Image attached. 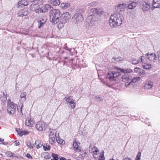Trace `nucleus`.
Segmentation results:
<instances>
[{"instance_id":"obj_1","label":"nucleus","mask_w":160,"mask_h":160,"mask_svg":"<svg viewBox=\"0 0 160 160\" xmlns=\"http://www.w3.org/2000/svg\"><path fill=\"white\" fill-rule=\"evenodd\" d=\"M124 20V18L121 13H114L112 14L109 20L110 26L115 28L120 26Z\"/></svg>"},{"instance_id":"obj_2","label":"nucleus","mask_w":160,"mask_h":160,"mask_svg":"<svg viewBox=\"0 0 160 160\" xmlns=\"http://www.w3.org/2000/svg\"><path fill=\"white\" fill-rule=\"evenodd\" d=\"M50 21L53 24H56L60 20V12L58 9H53L50 12Z\"/></svg>"},{"instance_id":"obj_3","label":"nucleus","mask_w":160,"mask_h":160,"mask_svg":"<svg viewBox=\"0 0 160 160\" xmlns=\"http://www.w3.org/2000/svg\"><path fill=\"white\" fill-rule=\"evenodd\" d=\"M50 8V6L49 5L46 4L40 8L38 5L35 4H32L30 7L31 10H35L36 13H45Z\"/></svg>"},{"instance_id":"obj_4","label":"nucleus","mask_w":160,"mask_h":160,"mask_svg":"<svg viewBox=\"0 0 160 160\" xmlns=\"http://www.w3.org/2000/svg\"><path fill=\"white\" fill-rule=\"evenodd\" d=\"M71 18L70 15L68 12L63 14L60 17V20L58 24V28L61 29L63 27L64 24Z\"/></svg>"},{"instance_id":"obj_5","label":"nucleus","mask_w":160,"mask_h":160,"mask_svg":"<svg viewBox=\"0 0 160 160\" xmlns=\"http://www.w3.org/2000/svg\"><path fill=\"white\" fill-rule=\"evenodd\" d=\"M98 20V17L95 15H91L89 16L86 20L87 25L89 26H92L94 25L95 22Z\"/></svg>"},{"instance_id":"obj_6","label":"nucleus","mask_w":160,"mask_h":160,"mask_svg":"<svg viewBox=\"0 0 160 160\" xmlns=\"http://www.w3.org/2000/svg\"><path fill=\"white\" fill-rule=\"evenodd\" d=\"M10 100H8V104L7 106V111L11 114H14L16 111L17 105L11 102H9Z\"/></svg>"},{"instance_id":"obj_7","label":"nucleus","mask_w":160,"mask_h":160,"mask_svg":"<svg viewBox=\"0 0 160 160\" xmlns=\"http://www.w3.org/2000/svg\"><path fill=\"white\" fill-rule=\"evenodd\" d=\"M120 75V73L118 72L110 71L108 72L107 77L110 81H114L115 80V78Z\"/></svg>"},{"instance_id":"obj_8","label":"nucleus","mask_w":160,"mask_h":160,"mask_svg":"<svg viewBox=\"0 0 160 160\" xmlns=\"http://www.w3.org/2000/svg\"><path fill=\"white\" fill-rule=\"evenodd\" d=\"M140 5L143 11H147L150 8L151 3L147 0H144L141 2Z\"/></svg>"},{"instance_id":"obj_9","label":"nucleus","mask_w":160,"mask_h":160,"mask_svg":"<svg viewBox=\"0 0 160 160\" xmlns=\"http://www.w3.org/2000/svg\"><path fill=\"white\" fill-rule=\"evenodd\" d=\"M47 127V124L44 122L41 121L38 122L36 125V129L39 131L45 130Z\"/></svg>"},{"instance_id":"obj_10","label":"nucleus","mask_w":160,"mask_h":160,"mask_svg":"<svg viewBox=\"0 0 160 160\" xmlns=\"http://www.w3.org/2000/svg\"><path fill=\"white\" fill-rule=\"evenodd\" d=\"M72 21L75 23H77L82 22L83 19L82 15L80 13H75L72 17Z\"/></svg>"},{"instance_id":"obj_11","label":"nucleus","mask_w":160,"mask_h":160,"mask_svg":"<svg viewBox=\"0 0 160 160\" xmlns=\"http://www.w3.org/2000/svg\"><path fill=\"white\" fill-rule=\"evenodd\" d=\"M126 7V4L124 3L119 4H118L115 7V11L116 12L115 13L122 14V13Z\"/></svg>"},{"instance_id":"obj_12","label":"nucleus","mask_w":160,"mask_h":160,"mask_svg":"<svg viewBox=\"0 0 160 160\" xmlns=\"http://www.w3.org/2000/svg\"><path fill=\"white\" fill-rule=\"evenodd\" d=\"M90 12L91 13L96 14L97 17L98 15H101L103 14V9L100 8H93L90 10Z\"/></svg>"},{"instance_id":"obj_13","label":"nucleus","mask_w":160,"mask_h":160,"mask_svg":"<svg viewBox=\"0 0 160 160\" xmlns=\"http://www.w3.org/2000/svg\"><path fill=\"white\" fill-rule=\"evenodd\" d=\"M140 78L139 77H135L133 78L132 79H130L129 82H127L125 84V86L126 87H128L129 86H133L135 85V83L138 81Z\"/></svg>"},{"instance_id":"obj_14","label":"nucleus","mask_w":160,"mask_h":160,"mask_svg":"<svg viewBox=\"0 0 160 160\" xmlns=\"http://www.w3.org/2000/svg\"><path fill=\"white\" fill-rule=\"evenodd\" d=\"M54 132L50 131V134H49V141L50 143L53 144L55 142L56 139V134H54Z\"/></svg>"},{"instance_id":"obj_15","label":"nucleus","mask_w":160,"mask_h":160,"mask_svg":"<svg viewBox=\"0 0 160 160\" xmlns=\"http://www.w3.org/2000/svg\"><path fill=\"white\" fill-rule=\"evenodd\" d=\"M145 56L147 58H148L150 61L155 62L157 60L156 55L154 53H152L150 54L147 53L145 54Z\"/></svg>"},{"instance_id":"obj_16","label":"nucleus","mask_w":160,"mask_h":160,"mask_svg":"<svg viewBox=\"0 0 160 160\" xmlns=\"http://www.w3.org/2000/svg\"><path fill=\"white\" fill-rule=\"evenodd\" d=\"M80 143L76 141L74 142L73 144V147L74 150L77 152H79L81 151V148L80 147Z\"/></svg>"},{"instance_id":"obj_17","label":"nucleus","mask_w":160,"mask_h":160,"mask_svg":"<svg viewBox=\"0 0 160 160\" xmlns=\"http://www.w3.org/2000/svg\"><path fill=\"white\" fill-rule=\"evenodd\" d=\"M29 13L28 9L25 8L20 10L18 13V15L19 17H22L24 16L27 15Z\"/></svg>"},{"instance_id":"obj_18","label":"nucleus","mask_w":160,"mask_h":160,"mask_svg":"<svg viewBox=\"0 0 160 160\" xmlns=\"http://www.w3.org/2000/svg\"><path fill=\"white\" fill-rule=\"evenodd\" d=\"M153 86V82L150 80H148L144 86V88L146 89H150L152 88Z\"/></svg>"},{"instance_id":"obj_19","label":"nucleus","mask_w":160,"mask_h":160,"mask_svg":"<svg viewBox=\"0 0 160 160\" xmlns=\"http://www.w3.org/2000/svg\"><path fill=\"white\" fill-rule=\"evenodd\" d=\"M147 58L145 55V56H141L138 58V62L142 65L144 64L147 62Z\"/></svg>"},{"instance_id":"obj_20","label":"nucleus","mask_w":160,"mask_h":160,"mask_svg":"<svg viewBox=\"0 0 160 160\" xmlns=\"http://www.w3.org/2000/svg\"><path fill=\"white\" fill-rule=\"evenodd\" d=\"M26 92H22L21 93L20 96L19 101L20 103H22L24 102L26 100Z\"/></svg>"},{"instance_id":"obj_21","label":"nucleus","mask_w":160,"mask_h":160,"mask_svg":"<svg viewBox=\"0 0 160 160\" xmlns=\"http://www.w3.org/2000/svg\"><path fill=\"white\" fill-rule=\"evenodd\" d=\"M152 8H160V0H153L152 3Z\"/></svg>"},{"instance_id":"obj_22","label":"nucleus","mask_w":160,"mask_h":160,"mask_svg":"<svg viewBox=\"0 0 160 160\" xmlns=\"http://www.w3.org/2000/svg\"><path fill=\"white\" fill-rule=\"evenodd\" d=\"M25 123L26 125L32 127L34 123V121L33 120H31L30 118H28L26 119Z\"/></svg>"},{"instance_id":"obj_23","label":"nucleus","mask_w":160,"mask_h":160,"mask_svg":"<svg viewBox=\"0 0 160 160\" xmlns=\"http://www.w3.org/2000/svg\"><path fill=\"white\" fill-rule=\"evenodd\" d=\"M89 151L90 152H93L94 154H97V152H98L99 150L98 148L93 146H90L89 148Z\"/></svg>"},{"instance_id":"obj_24","label":"nucleus","mask_w":160,"mask_h":160,"mask_svg":"<svg viewBox=\"0 0 160 160\" xmlns=\"http://www.w3.org/2000/svg\"><path fill=\"white\" fill-rule=\"evenodd\" d=\"M122 81L123 82L125 83L129 82L130 80V78L129 76L128 75H123L121 77Z\"/></svg>"},{"instance_id":"obj_25","label":"nucleus","mask_w":160,"mask_h":160,"mask_svg":"<svg viewBox=\"0 0 160 160\" xmlns=\"http://www.w3.org/2000/svg\"><path fill=\"white\" fill-rule=\"evenodd\" d=\"M28 5V2L26 0H21L19 1L17 4L18 7H22L23 6H27Z\"/></svg>"},{"instance_id":"obj_26","label":"nucleus","mask_w":160,"mask_h":160,"mask_svg":"<svg viewBox=\"0 0 160 160\" xmlns=\"http://www.w3.org/2000/svg\"><path fill=\"white\" fill-rule=\"evenodd\" d=\"M117 68L118 70L122 72L123 73H130L133 72L132 70L130 68H126L125 69H122L118 68Z\"/></svg>"},{"instance_id":"obj_27","label":"nucleus","mask_w":160,"mask_h":160,"mask_svg":"<svg viewBox=\"0 0 160 160\" xmlns=\"http://www.w3.org/2000/svg\"><path fill=\"white\" fill-rule=\"evenodd\" d=\"M46 18H40L38 21V28H40L42 26H43L46 22Z\"/></svg>"},{"instance_id":"obj_28","label":"nucleus","mask_w":160,"mask_h":160,"mask_svg":"<svg viewBox=\"0 0 160 160\" xmlns=\"http://www.w3.org/2000/svg\"><path fill=\"white\" fill-rule=\"evenodd\" d=\"M49 2L55 6H58L60 4V2L59 0H49Z\"/></svg>"},{"instance_id":"obj_29","label":"nucleus","mask_w":160,"mask_h":160,"mask_svg":"<svg viewBox=\"0 0 160 160\" xmlns=\"http://www.w3.org/2000/svg\"><path fill=\"white\" fill-rule=\"evenodd\" d=\"M98 4V3L96 1H94L92 2H89L88 3L87 6L88 8L92 7H96Z\"/></svg>"},{"instance_id":"obj_30","label":"nucleus","mask_w":160,"mask_h":160,"mask_svg":"<svg viewBox=\"0 0 160 160\" xmlns=\"http://www.w3.org/2000/svg\"><path fill=\"white\" fill-rule=\"evenodd\" d=\"M136 3L134 2H131L128 4V7L129 9H134L136 6Z\"/></svg>"},{"instance_id":"obj_31","label":"nucleus","mask_w":160,"mask_h":160,"mask_svg":"<svg viewBox=\"0 0 160 160\" xmlns=\"http://www.w3.org/2000/svg\"><path fill=\"white\" fill-rule=\"evenodd\" d=\"M70 6V4L68 3H62L61 4V7L62 9H66L69 7Z\"/></svg>"},{"instance_id":"obj_32","label":"nucleus","mask_w":160,"mask_h":160,"mask_svg":"<svg viewBox=\"0 0 160 160\" xmlns=\"http://www.w3.org/2000/svg\"><path fill=\"white\" fill-rule=\"evenodd\" d=\"M142 67L143 69L147 70L151 68L152 65L150 64H148L146 62V63L142 65Z\"/></svg>"},{"instance_id":"obj_33","label":"nucleus","mask_w":160,"mask_h":160,"mask_svg":"<svg viewBox=\"0 0 160 160\" xmlns=\"http://www.w3.org/2000/svg\"><path fill=\"white\" fill-rule=\"evenodd\" d=\"M35 144L37 148H40L42 146V144L40 142V141L38 140L36 141Z\"/></svg>"},{"instance_id":"obj_34","label":"nucleus","mask_w":160,"mask_h":160,"mask_svg":"<svg viewBox=\"0 0 160 160\" xmlns=\"http://www.w3.org/2000/svg\"><path fill=\"white\" fill-rule=\"evenodd\" d=\"M52 158L51 160H58V155L55 153H52L51 155Z\"/></svg>"},{"instance_id":"obj_35","label":"nucleus","mask_w":160,"mask_h":160,"mask_svg":"<svg viewBox=\"0 0 160 160\" xmlns=\"http://www.w3.org/2000/svg\"><path fill=\"white\" fill-rule=\"evenodd\" d=\"M70 107L72 109H74L76 106V104L74 101H71L69 103Z\"/></svg>"},{"instance_id":"obj_36","label":"nucleus","mask_w":160,"mask_h":160,"mask_svg":"<svg viewBox=\"0 0 160 160\" xmlns=\"http://www.w3.org/2000/svg\"><path fill=\"white\" fill-rule=\"evenodd\" d=\"M114 60L116 61L117 62H119L123 61V58L121 57L115 58H114Z\"/></svg>"},{"instance_id":"obj_37","label":"nucleus","mask_w":160,"mask_h":160,"mask_svg":"<svg viewBox=\"0 0 160 160\" xmlns=\"http://www.w3.org/2000/svg\"><path fill=\"white\" fill-rule=\"evenodd\" d=\"M93 99L96 101H102L103 99L102 98L100 97L95 96L93 98Z\"/></svg>"},{"instance_id":"obj_38","label":"nucleus","mask_w":160,"mask_h":160,"mask_svg":"<svg viewBox=\"0 0 160 160\" xmlns=\"http://www.w3.org/2000/svg\"><path fill=\"white\" fill-rule=\"evenodd\" d=\"M64 99H65L66 101L69 103H70V102L71 101H74V100L71 96H69L67 98H65Z\"/></svg>"},{"instance_id":"obj_39","label":"nucleus","mask_w":160,"mask_h":160,"mask_svg":"<svg viewBox=\"0 0 160 160\" xmlns=\"http://www.w3.org/2000/svg\"><path fill=\"white\" fill-rule=\"evenodd\" d=\"M5 154L8 157H13V155H14V154L12 153V152L9 151L5 153Z\"/></svg>"},{"instance_id":"obj_40","label":"nucleus","mask_w":160,"mask_h":160,"mask_svg":"<svg viewBox=\"0 0 160 160\" xmlns=\"http://www.w3.org/2000/svg\"><path fill=\"white\" fill-rule=\"evenodd\" d=\"M43 147L45 151H48L50 150V146L49 145H47V144L46 145L44 144L43 146Z\"/></svg>"},{"instance_id":"obj_41","label":"nucleus","mask_w":160,"mask_h":160,"mask_svg":"<svg viewBox=\"0 0 160 160\" xmlns=\"http://www.w3.org/2000/svg\"><path fill=\"white\" fill-rule=\"evenodd\" d=\"M32 1L38 4H42L43 3L42 0H31Z\"/></svg>"},{"instance_id":"obj_42","label":"nucleus","mask_w":160,"mask_h":160,"mask_svg":"<svg viewBox=\"0 0 160 160\" xmlns=\"http://www.w3.org/2000/svg\"><path fill=\"white\" fill-rule=\"evenodd\" d=\"M57 142L60 144H63V142H64V141L61 139L60 138H58V139H56Z\"/></svg>"},{"instance_id":"obj_43","label":"nucleus","mask_w":160,"mask_h":160,"mask_svg":"<svg viewBox=\"0 0 160 160\" xmlns=\"http://www.w3.org/2000/svg\"><path fill=\"white\" fill-rule=\"evenodd\" d=\"M27 146L30 148H32L33 147V146L32 145L31 142L30 141H28L27 142Z\"/></svg>"},{"instance_id":"obj_44","label":"nucleus","mask_w":160,"mask_h":160,"mask_svg":"<svg viewBox=\"0 0 160 160\" xmlns=\"http://www.w3.org/2000/svg\"><path fill=\"white\" fill-rule=\"evenodd\" d=\"M140 68H139L136 67L134 69V72L137 74H139V72H140Z\"/></svg>"},{"instance_id":"obj_45","label":"nucleus","mask_w":160,"mask_h":160,"mask_svg":"<svg viewBox=\"0 0 160 160\" xmlns=\"http://www.w3.org/2000/svg\"><path fill=\"white\" fill-rule=\"evenodd\" d=\"M18 133L20 136H22L23 135V130L22 129H18Z\"/></svg>"},{"instance_id":"obj_46","label":"nucleus","mask_w":160,"mask_h":160,"mask_svg":"<svg viewBox=\"0 0 160 160\" xmlns=\"http://www.w3.org/2000/svg\"><path fill=\"white\" fill-rule=\"evenodd\" d=\"M141 156V152H138L136 157V160H140Z\"/></svg>"},{"instance_id":"obj_47","label":"nucleus","mask_w":160,"mask_h":160,"mask_svg":"<svg viewBox=\"0 0 160 160\" xmlns=\"http://www.w3.org/2000/svg\"><path fill=\"white\" fill-rule=\"evenodd\" d=\"M132 63L133 64H136L138 63H139V62H138V60H137L136 59L132 60Z\"/></svg>"},{"instance_id":"obj_48","label":"nucleus","mask_w":160,"mask_h":160,"mask_svg":"<svg viewBox=\"0 0 160 160\" xmlns=\"http://www.w3.org/2000/svg\"><path fill=\"white\" fill-rule=\"evenodd\" d=\"M140 72H139V74L141 75H144L145 73V71L142 70L141 68H140Z\"/></svg>"},{"instance_id":"obj_49","label":"nucleus","mask_w":160,"mask_h":160,"mask_svg":"<svg viewBox=\"0 0 160 160\" xmlns=\"http://www.w3.org/2000/svg\"><path fill=\"white\" fill-rule=\"evenodd\" d=\"M157 55L158 56V62L159 63H160V52H158Z\"/></svg>"},{"instance_id":"obj_50","label":"nucleus","mask_w":160,"mask_h":160,"mask_svg":"<svg viewBox=\"0 0 160 160\" xmlns=\"http://www.w3.org/2000/svg\"><path fill=\"white\" fill-rule=\"evenodd\" d=\"M29 132L25 130L23 131V135H27L29 134Z\"/></svg>"},{"instance_id":"obj_51","label":"nucleus","mask_w":160,"mask_h":160,"mask_svg":"<svg viewBox=\"0 0 160 160\" xmlns=\"http://www.w3.org/2000/svg\"><path fill=\"white\" fill-rule=\"evenodd\" d=\"M99 79H100V80H101V82L104 84V85H105L106 84V83L102 79V78H100L99 77Z\"/></svg>"},{"instance_id":"obj_52","label":"nucleus","mask_w":160,"mask_h":160,"mask_svg":"<svg viewBox=\"0 0 160 160\" xmlns=\"http://www.w3.org/2000/svg\"><path fill=\"white\" fill-rule=\"evenodd\" d=\"M26 157L28 158H30V159H32V157L31 156V155L29 153H27L26 155Z\"/></svg>"},{"instance_id":"obj_53","label":"nucleus","mask_w":160,"mask_h":160,"mask_svg":"<svg viewBox=\"0 0 160 160\" xmlns=\"http://www.w3.org/2000/svg\"><path fill=\"white\" fill-rule=\"evenodd\" d=\"M14 143H15V145L16 146H18V145H19V142L18 141H15L14 142Z\"/></svg>"},{"instance_id":"obj_54","label":"nucleus","mask_w":160,"mask_h":160,"mask_svg":"<svg viewBox=\"0 0 160 160\" xmlns=\"http://www.w3.org/2000/svg\"><path fill=\"white\" fill-rule=\"evenodd\" d=\"M123 160H132L131 158H125Z\"/></svg>"},{"instance_id":"obj_55","label":"nucleus","mask_w":160,"mask_h":160,"mask_svg":"<svg viewBox=\"0 0 160 160\" xmlns=\"http://www.w3.org/2000/svg\"><path fill=\"white\" fill-rule=\"evenodd\" d=\"M60 160H66V159L63 157H62L60 159Z\"/></svg>"},{"instance_id":"obj_56","label":"nucleus","mask_w":160,"mask_h":160,"mask_svg":"<svg viewBox=\"0 0 160 160\" xmlns=\"http://www.w3.org/2000/svg\"><path fill=\"white\" fill-rule=\"evenodd\" d=\"M4 100H5V101H6L7 98H6L5 97H4Z\"/></svg>"},{"instance_id":"obj_57","label":"nucleus","mask_w":160,"mask_h":160,"mask_svg":"<svg viewBox=\"0 0 160 160\" xmlns=\"http://www.w3.org/2000/svg\"><path fill=\"white\" fill-rule=\"evenodd\" d=\"M4 141L3 139H2L1 138H0V142H2Z\"/></svg>"},{"instance_id":"obj_58","label":"nucleus","mask_w":160,"mask_h":160,"mask_svg":"<svg viewBox=\"0 0 160 160\" xmlns=\"http://www.w3.org/2000/svg\"><path fill=\"white\" fill-rule=\"evenodd\" d=\"M18 129H19L18 128H16V130L17 132L18 133Z\"/></svg>"},{"instance_id":"obj_59","label":"nucleus","mask_w":160,"mask_h":160,"mask_svg":"<svg viewBox=\"0 0 160 160\" xmlns=\"http://www.w3.org/2000/svg\"><path fill=\"white\" fill-rule=\"evenodd\" d=\"M23 107V105H22V106H21V112H22V107Z\"/></svg>"},{"instance_id":"obj_60","label":"nucleus","mask_w":160,"mask_h":160,"mask_svg":"<svg viewBox=\"0 0 160 160\" xmlns=\"http://www.w3.org/2000/svg\"><path fill=\"white\" fill-rule=\"evenodd\" d=\"M106 85L107 86H108V87H110V86H109V85L108 84H106Z\"/></svg>"},{"instance_id":"obj_61","label":"nucleus","mask_w":160,"mask_h":160,"mask_svg":"<svg viewBox=\"0 0 160 160\" xmlns=\"http://www.w3.org/2000/svg\"><path fill=\"white\" fill-rule=\"evenodd\" d=\"M2 154H0V158H1L2 157Z\"/></svg>"},{"instance_id":"obj_62","label":"nucleus","mask_w":160,"mask_h":160,"mask_svg":"<svg viewBox=\"0 0 160 160\" xmlns=\"http://www.w3.org/2000/svg\"><path fill=\"white\" fill-rule=\"evenodd\" d=\"M13 157H17L16 156H15V154H14V155H13Z\"/></svg>"},{"instance_id":"obj_63","label":"nucleus","mask_w":160,"mask_h":160,"mask_svg":"<svg viewBox=\"0 0 160 160\" xmlns=\"http://www.w3.org/2000/svg\"><path fill=\"white\" fill-rule=\"evenodd\" d=\"M71 50V49H69L68 50L69 51H70Z\"/></svg>"},{"instance_id":"obj_64","label":"nucleus","mask_w":160,"mask_h":160,"mask_svg":"<svg viewBox=\"0 0 160 160\" xmlns=\"http://www.w3.org/2000/svg\"><path fill=\"white\" fill-rule=\"evenodd\" d=\"M68 160H71L70 159H68Z\"/></svg>"}]
</instances>
